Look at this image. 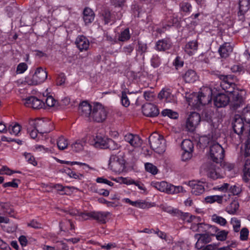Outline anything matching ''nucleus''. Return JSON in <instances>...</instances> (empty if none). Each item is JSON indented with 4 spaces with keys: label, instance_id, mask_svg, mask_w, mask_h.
I'll return each instance as SVG.
<instances>
[{
    "label": "nucleus",
    "instance_id": "3c124183",
    "mask_svg": "<svg viewBox=\"0 0 250 250\" xmlns=\"http://www.w3.org/2000/svg\"><path fill=\"white\" fill-rule=\"evenodd\" d=\"M146 170L152 174H156L157 173L158 169L157 167L151 163H146L145 164Z\"/></svg>",
    "mask_w": 250,
    "mask_h": 250
},
{
    "label": "nucleus",
    "instance_id": "0eeeda50",
    "mask_svg": "<svg viewBox=\"0 0 250 250\" xmlns=\"http://www.w3.org/2000/svg\"><path fill=\"white\" fill-rule=\"evenodd\" d=\"M181 147L183 150L182 155V160L186 161L190 159L192 157L193 149V143L190 140L185 139L182 142Z\"/></svg>",
    "mask_w": 250,
    "mask_h": 250
},
{
    "label": "nucleus",
    "instance_id": "6e6552de",
    "mask_svg": "<svg viewBox=\"0 0 250 250\" xmlns=\"http://www.w3.org/2000/svg\"><path fill=\"white\" fill-rule=\"evenodd\" d=\"M201 120L200 115L195 112H192L186 121V127L189 131H193L199 125Z\"/></svg>",
    "mask_w": 250,
    "mask_h": 250
},
{
    "label": "nucleus",
    "instance_id": "338daca9",
    "mask_svg": "<svg viewBox=\"0 0 250 250\" xmlns=\"http://www.w3.org/2000/svg\"><path fill=\"white\" fill-rule=\"evenodd\" d=\"M134 47L132 45L129 44L124 46L123 48L122 52L126 55H130L133 51Z\"/></svg>",
    "mask_w": 250,
    "mask_h": 250
},
{
    "label": "nucleus",
    "instance_id": "c03bdc74",
    "mask_svg": "<svg viewBox=\"0 0 250 250\" xmlns=\"http://www.w3.org/2000/svg\"><path fill=\"white\" fill-rule=\"evenodd\" d=\"M133 206L143 209L148 208L151 207L150 203L141 200L134 201Z\"/></svg>",
    "mask_w": 250,
    "mask_h": 250
},
{
    "label": "nucleus",
    "instance_id": "5701e85b",
    "mask_svg": "<svg viewBox=\"0 0 250 250\" xmlns=\"http://www.w3.org/2000/svg\"><path fill=\"white\" fill-rule=\"evenodd\" d=\"M198 47V42L197 40H193L188 42L185 45V51L189 55H193L197 50Z\"/></svg>",
    "mask_w": 250,
    "mask_h": 250
},
{
    "label": "nucleus",
    "instance_id": "5fc2aeb1",
    "mask_svg": "<svg viewBox=\"0 0 250 250\" xmlns=\"http://www.w3.org/2000/svg\"><path fill=\"white\" fill-rule=\"evenodd\" d=\"M121 102L122 105L125 107H128L130 104L128 98L126 95V92L125 91L122 93Z\"/></svg>",
    "mask_w": 250,
    "mask_h": 250
},
{
    "label": "nucleus",
    "instance_id": "ea45409f",
    "mask_svg": "<svg viewBox=\"0 0 250 250\" xmlns=\"http://www.w3.org/2000/svg\"><path fill=\"white\" fill-rule=\"evenodd\" d=\"M208 175L210 178L215 180L221 177V175L215 168L210 167L208 170Z\"/></svg>",
    "mask_w": 250,
    "mask_h": 250
},
{
    "label": "nucleus",
    "instance_id": "4be33fe9",
    "mask_svg": "<svg viewBox=\"0 0 250 250\" xmlns=\"http://www.w3.org/2000/svg\"><path fill=\"white\" fill-rule=\"evenodd\" d=\"M158 98L164 100L167 103H174L176 101L175 98L171 93L169 89H162L158 94Z\"/></svg>",
    "mask_w": 250,
    "mask_h": 250
},
{
    "label": "nucleus",
    "instance_id": "b1692460",
    "mask_svg": "<svg viewBox=\"0 0 250 250\" xmlns=\"http://www.w3.org/2000/svg\"><path fill=\"white\" fill-rule=\"evenodd\" d=\"M171 46V42L167 39L159 40L156 43V49L160 51L169 49Z\"/></svg>",
    "mask_w": 250,
    "mask_h": 250
},
{
    "label": "nucleus",
    "instance_id": "a18cd8bd",
    "mask_svg": "<svg viewBox=\"0 0 250 250\" xmlns=\"http://www.w3.org/2000/svg\"><path fill=\"white\" fill-rule=\"evenodd\" d=\"M187 245L184 242H176L172 247L173 250H187Z\"/></svg>",
    "mask_w": 250,
    "mask_h": 250
},
{
    "label": "nucleus",
    "instance_id": "393cba45",
    "mask_svg": "<svg viewBox=\"0 0 250 250\" xmlns=\"http://www.w3.org/2000/svg\"><path fill=\"white\" fill-rule=\"evenodd\" d=\"M95 14L92 10L86 7L83 11V19L86 24L91 23L94 20Z\"/></svg>",
    "mask_w": 250,
    "mask_h": 250
},
{
    "label": "nucleus",
    "instance_id": "dca6fc26",
    "mask_svg": "<svg viewBox=\"0 0 250 250\" xmlns=\"http://www.w3.org/2000/svg\"><path fill=\"white\" fill-rule=\"evenodd\" d=\"M172 215L174 216L177 217L184 221L190 223L194 220L199 219V217H196L195 216L190 215L188 213H184L180 211L177 208H174L172 211Z\"/></svg>",
    "mask_w": 250,
    "mask_h": 250
},
{
    "label": "nucleus",
    "instance_id": "f704fd0d",
    "mask_svg": "<svg viewBox=\"0 0 250 250\" xmlns=\"http://www.w3.org/2000/svg\"><path fill=\"white\" fill-rule=\"evenodd\" d=\"M223 196L220 195H211L205 197V200L206 203L212 204L215 202L219 204H221L223 201Z\"/></svg>",
    "mask_w": 250,
    "mask_h": 250
},
{
    "label": "nucleus",
    "instance_id": "69168bd1",
    "mask_svg": "<svg viewBox=\"0 0 250 250\" xmlns=\"http://www.w3.org/2000/svg\"><path fill=\"white\" fill-rule=\"evenodd\" d=\"M138 48L137 49V51L139 52H140L141 54H143L146 51V49H147L146 44L143 43L141 42H138Z\"/></svg>",
    "mask_w": 250,
    "mask_h": 250
},
{
    "label": "nucleus",
    "instance_id": "f257e3e1",
    "mask_svg": "<svg viewBox=\"0 0 250 250\" xmlns=\"http://www.w3.org/2000/svg\"><path fill=\"white\" fill-rule=\"evenodd\" d=\"M79 112L86 120L97 123L104 121L107 114L106 110L101 104L97 103L92 108L87 102H83L80 104Z\"/></svg>",
    "mask_w": 250,
    "mask_h": 250
},
{
    "label": "nucleus",
    "instance_id": "4d7b16f0",
    "mask_svg": "<svg viewBox=\"0 0 250 250\" xmlns=\"http://www.w3.org/2000/svg\"><path fill=\"white\" fill-rule=\"evenodd\" d=\"M245 155L246 157L250 155V131H249L248 136V139L245 144Z\"/></svg>",
    "mask_w": 250,
    "mask_h": 250
},
{
    "label": "nucleus",
    "instance_id": "cd10ccee",
    "mask_svg": "<svg viewBox=\"0 0 250 250\" xmlns=\"http://www.w3.org/2000/svg\"><path fill=\"white\" fill-rule=\"evenodd\" d=\"M151 185L157 190L161 192H165L168 193V188L170 185L167 182L162 181L161 182L152 183Z\"/></svg>",
    "mask_w": 250,
    "mask_h": 250
},
{
    "label": "nucleus",
    "instance_id": "c85d7f7f",
    "mask_svg": "<svg viewBox=\"0 0 250 250\" xmlns=\"http://www.w3.org/2000/svg\"><path fill=\"white\" fill-rule=\"evenodd\" d=\"M188 99L189 105L196 107H198L201 105L199 93L190 95Z\"/></svg>",
    "mask_w": 250,
    "mask_h": 250
},
{
    "label": "nucleus",
    "instance_id": "f8f14e48",
    "mask_svg": "<svg viewBox=\"0 0 250 250\" xmlns=\"http://www.w3.org/2000/svg\"><path fill=\"white\" fill-rule=\"evenodd\" d=\"M201 105L208 104L211 101L212 90L210 88L204 87L199 92Z\"/></svg>",
    "mask_w": 250,
    "mask_h": 250
},
{
    "label": "nucleus",
    "instance_id": "f03ea898",
    "mask_svg": "<svg viewBox=\"0 0 250 250\" xmlns=\"http://www.w3.org/2000/svg\"><path fill=\"white\" fill-rule=\"evenodd\" d=\"M47 77V72L40 67L36 69L32 76H27L25 78V82L29 85H36L42 83Z\"/></svg>",
    "mask_w": 250,
    "mask_h": 250
},
{
    "label": "nucleus",
    "instance_id": "412c9836",
    "mask_svg": "<svg viewBox=\"0 0 250 250\" xmlns=\"http://www.w3.org/2000/svg\"><path fill=\"white\" fill-rule=\"evenodd\" d=\"M75 43L81 51L87 50L89 46L88 40L84 36H78L76 40Z\"/></svg>",
    "mask_w": 250,
    "mask_h": 250
},
{
    "label": "nucleus",
    "instance_id": "4468645a",
    "mask_svg": "<svg viewBox=\"0 0 250 250\" xmlns=\"http://www.w3.org/2000/svg\"><path fill=\"white\" fill-rule=\"evenodd\" d=\"M188 186L191 188V192L195 195H199L205 191V183L200 181H190Z\"/></svg>",
    "mask_w": 250,
    "mask_h": 250
},
{
    "label": "nucleus",
    "instance_id": "473e14b6",
    "mask_svg": "<svg viewBox=\"0 0 250 250\" xmlns=\"http://www.w3.org/2000/svg\"><path fill=\"white\" fill-rule=\"evenodd\" d=\"M244 177L243 180L246 182H248L249 178H250V160L247 159L245 163L244 168Z\"/></svg>",
    "mask_w": 250,
    "mask_h": 250
},
{
    "label": "nucleus",
    "instance_id": "72a5a7b5",
    "mask_svg": "<svg viewBox=\"0 0 250 250\" xmlns=\"http://www.w3.org/2000/svg\"><path fill=\"white\" fill-rule=\"evenodd\" d=\"M208 230H212L213 232H217L218 230V228L215 226H209L203 223H199V232H207Z\"/></svg>",
    "mask_w": 250,
    "mask_h": 250
},
{
    "label": "nucleus",
    "instance_id": "bb28decb",
    "mask_svg": "<svg viewBox=\"0 0 250 250\" xmlns=\"http://www.w3.org/2000/svg\"><path fill=\"white\" fill-rule=\"evenodd\" d=\"M183 78L185 81L188 83L194 82L197 79V76L196 72L193 70H188L184 75Z\"/></svg>",
    "mask_w": 250,
    "mask_h": 250
},
{
    "label": "nucleus",
    "instance_id": "37998d69",
    "mask_svg": "<svg viewBox=\"0 0 250 250\" xmlns=\"http://www.w3.org/2000/svg\"><path fill=\"white\" fill-rule=\"evenodd\" d=\"M230 224L232 225L233 230L235 232H238L241 227V221L236 217L231 219Z\"/></svg>",
    "mask_w": 250,
    "mask_h": 250
},
{
    "label": "nucleus",
    "instance_id": "864d4df0",
    "mask_svg": "<svg viewBox=\"0 0 250 250\" xmlns=\"http://www.w3.org/2000/svg\"><path fill=\"white\" fill-rule=\"evenodd\" d=\"M64 171L66 173L69 175L71 178H73L75 179H80V177H83L82 174H78L72 171L70 168H66L64 169Z\"/></svg>",
    "mask_w": 250,
    "mask_h": 250
},
{
    "label": "nucleus",
    "instance_id": "6ab92c4d",
    "mask_svg": "<svg viewBox=\"0 0 250 250\" xmlns=\"http://www.w3.org/2000/svg\"><path fill=\"white\" fill-rule=\"evenodd\" d=\"M110 214L109 212L103 211H91V217L102 224H105L106 222V218Z\"/></svg>",
    "mask_w": 250,
    "mask_h": 250
},
{
    "label": "nucleus",
    "instance_id": "bf43d9fd",
    "mask_svg": "<svg viewBox=\"0 0 250 250\" xmlns=\"http://www.w3.org/2000/svg\"><path fill=\"white\" fill-rule=\"evenodd\" d=\"M181 10L184 12H189L191 9V5L188 2H182L180 4Z\"/></svg>",
    "mask_w": 250,
    "mask_h": 250
},
{
    "label": "nucleus",
    "instance_id": "9b49d317",
    "mask_svg": "<svg viewBox=\"0 0 250 250\" xmlns=\"http://www.w3.org/2000/svg\"><path fill=\"white\" fill-rule=\"evenodd\" d=\"M230 105L233 109H236L243 103V98L241 94L237 90L229 96Z\"/></svg>",
    "mask_w": 250,
    "mask_h": 250
},
{
    "label": "nucleus",
    "instance_id": "ddd939ff",
    "mask_svg": "<svg viewBox=\"0 0 250 250\" xmlns=\"http://www.w3.org/2000/svg\"><path fill=\"white\" fill-rule=\"evenodd\" d=\"M142 112L144 115L150 117L157 116L159 113L157 107L151 103L144 104L142 106Z\"/></svg>",
    "mask_w": 250,
    "mask_h": 250
},
{
    "label": "nucleus",
    "instance_id": "052dcab7",
    "mask_svg": "<svg viewBox=\"0 0 250 250\" xmlns=\"http://www.w3.org/2000/svg\"><path fill=\"white\" fill-rule=\"evenodd\" d=\"M46 105L49 107H53L55 105L57 101L51 96H48L45 100Z\"/></svg>",
    "mask_w": 250,
    "mask_h": 250
},
{
    "label": "nucleus",
    "instance_id": "20e7f679",
    "mask_svg": "<svg viewBox=\"0 0 250 250\" xmlns=\"http://www.w3.org/2000/svg\"><path fill=\"white\" fill-rule=\"evenodd\" d=\"M30 126L41 134L48 133L53 129L52 123L46 119H38L29 122Z\"/></svg>",
    "mask_w": 250,
    "mask_h": 250
},
{
    "label": "nucleus",
    "instance_id": "4c0bfd02",
    "mask_svg": "<svg viewBox=\"0 0 250 250\" xmlns=\"http://www.w3.org/2000/svg\"><path fill=\"white\" fill-rule=\"evenodd\" d=\"M218 230L216 232L217 233L215 234L216 239L219 241H225L227 238L229 232L225 230H219L218 229Z\"/></svg>",
    "mask_w": 250,
    "mask_h": 250
},
{
    "label": "nucleus",
    "instance_id": "680f3d73",
    "mask_svg": "<svg viewBox=\"0 0 250 250\" xmlns=\"http://www.w3.org/2000/svg\"><path fill=\"white\" fill-rule=\"evenodd\" d=\"M24 155L29 163L33 166H36L37 165V162L35 161V158L30 153H25Z\"/></svg>",
    "mask_w": 250,
    "mask_h": 250
},
{
    "label": "nucleus",
    "instance_id": "de8ad7c7",
    "mask_svg": "<svg viewBox=\"0 0 250 250\" xmlns=\"http://www.w3.org/2000/svg\"><path fill=\"white\" fill-rule=\"evenodd\" d=\"M162 114L164 116H167L172 119H176L178 118V114L170 109H165L162 112Z\"/></svg>",
    "mask_w": 250,
    "mask_h": 250
},
{
    "label": "nucleus",
    "instance_id": "39448f33",
    "mask_svg": "<svg viewBox=\"0 0 250 250\" xmlns=\"http://www.w3.org/2000/svg\"><path fill=\"white\" fill-rule=\"evenodd\" d=\"M209 157L216 164L221 163L224 157V150L222 146L216 142L211 143L209 149Z\"/></svg>",
    "mask_w": 250,
    "mask_h": 250
},
{
    "label": "nucleus",
    "instance_id": "1a4fd4ad",
    "mask_svg": "<svg viewBox=\"0 0 250 250\" xmlns=\"http://www.w3.org/2000/svg\"><path fill=\"white\" fill-rule=\"evenodd\" d=\"M214 235L215 233H214L212 230H208V232L205 233L196 234L195 235L196 237H197L198 236H199L195 244L196 248L198 249L202 248L203 247L202 245L209 243L211 241L210 236Z\"/></svg>",
    "mask_w": 250,
    "mask_h": 250
},
{
    "label": "nucleus",
    "instance_id": "13d9d810",
    "mask_svg": "<svg viewBox=\"0 0 250 250\" xmlns=\"http://www.w3.org/2000/svg\"><path fill=\"white\" fill-rule=\"evenodd\" d=\"M249 230L246 228H243L240 231V239L242 241L246 240L248 239L249 235Z\"/></svg>",
    "mask_w": 250,
    "mask_h": 250
},
{
    "label": "nucleus",
    "instance_id": "e2e57ef3",
    "mask_svg": "<svg viewBox=\"0 0 250 250\" xmlns=\"http://www.w3.org/2000/svg\"><path fill=\"white\" fill-rule=\"evenodd\" d=\"M27 69V65L24 62L20 63L17 67V72L19 73H22Z\"/></svg>",
    "mask_w": 250,
    "mask_h": 250
},
{
    "label": "nucleus",
    "instance_id": "f3484780",
    "mask_svg": "<svg viewBox=\"0 0 250 250\" xmlns=\"http://www.w3.org/2000/svg\"><path fill=\"white\" fill-rule=\"evenodd\" d=\"M125 140L134 147H138L142 145V140L137 135L127 133L124 136Z\"/></svg>",
    "mask_w": 250,
    "mask_h": 250
},
{
    "label": "nucleus",
    "instance_id": "a211bd4d",
    "mask_svg": "<svg viewBox=\"0 0 250 250\" xmlns=\"http://www.w3.org/2000/svg\"><path fill=\"white\" fill-rule=\"evenodd\" d=\"M229 101V96L224 94H218L214 99V104L217 107H222L227 105Z\"/></svg>",
    "mask_w": 250,
    "mask_h": 250
},
{
    "label": "nucleus",
    "instance_id": "9d476101",
    "mask_svg": "<svg viewBox=\"0 0 250 250\" xmlns=\"http://www.w3.org/2000/svg\"><path fill=\"white\" fill-rule=\"evenodd\" d=\"M244 120L240 115H235L232 123L233 131L239 136L242 135L245 130Z\"/></svg>",
    "mask_w": 250,
    "mask_h": 250
},
{
    "label": "nucleus",
    "instance_id": "8fccbe9b",
    "mask_svg": "<svg viewBox=\"0 0 250 250\" xmlns=\"http://www.w3.org/2000/svg\"><path fill=\"white\" fill-rule=\"evenodd\" d=\"M130 37L129 29H125L124 31L121 32L119 37V40L122 42H125L129 40Z\"/></svg>",
    "mask_w": 250,
    "mask_h": 250
},
{
    "label": "nucleus",
    "instance_id": "79ce46f5",
    "mask_svg": "<svg viewBox=\"0 0 250 250\" xmlns=\"http://www.w3.org/2000/svg\"><path fill=\"white\" fill-rule=\"evenodd\" d=\"M67 140L63 137H61L58 139L57 146L59 149L63 150L67 147Z\"/></svg>",
    "mask_w": 250,
    "mask_h": 250
},
{
    "label": "nucleus",
    "instance_id": "774afa93",
    "mask_svg": "<svg viewBox=\"0 0 250 250\" xmlns=\"http://www.w3.org/2000/svg\"><path fill=\"white\" fill-rule=\"evenodd\" d=\"M65 76L63 73H60L57 79V84L59 85H61L64 83L65 81Z\"/></svg>",
    "mask_w": 250,
    "mask_h": 250
},
{
    "label": "nucleus",
    "instance_id": "c756f323",
    "mask_svg": "<svg viewBox=\"0 0 250 250\" xmlns=\"http://www.w3.org/2000/svg\"><path fill=\"white\" fill-rule=\"evenodd\" d=\"M219 78L222 80L220 84V86L225 91L229 89L231 84L235 85V83H234L229 81V77L228 76L221 75L220 76Z\"/></svg>",
    "mask_w": 250,
    "mask_h": 250
},
{
    "label": "nucleus",
    "instance_id": "6e6d98bb",
    "mask_svg": "<svg viewBox=\"0 0 250 250\" xmlns=\"http://www.w3.org/2000/svg\"><path fill=\"white\" fill-rule=\"evenodd\" d=\"M27 226L38 229L42 228V224L36 220H32L27 223Z\"/></svg>",
    "mask_w": 250,
    "mask_h": 250
},
{
    "label": "nucleus",
    "instance_id": "c9c22d12",
    "mask_svg": "<svg viewBox=\"0 0 250 250\" xmlns=\"http://www.w3.org/2000/svg\"><path fill=\"white\" fill-rule=\"evenodd\" d=\"M239 207L238 201L234 200L226 208V211L229 214H233L238 210Z\"/></svg>",
    "mask_w": 250,
    "mask_h": 250
},
{
    "label": "nucleus",
    "instance_id": "e433bc0d",
    "mask_svg": "<svg viewBox=\"0 0 250 250\" xmlns=\"http://www.w3.org/2000/svg\"><path fill=\"white\" fill-rule=\"evenodd\" d=\"M121 146L111 139H108L105 148H108L111 150H115L119 149Z\"/></svg>",
    "mask_w": 250,
    "mask_h": 250
},
{
    "label": "nucleus",
    "instance_id": "2f4dec72",
    "mask_svg": "<svg viewBox=\"0 0 250 250\" xmlns=\"http://www.w3.org/2000/svg\"><path fill=\"white\" fill-rule=\"evenodd\" d=\"M108 139L109 138H103L101 136H97L95 143V147L100 148H105Z\"/></svg>",
    "mask_w": 250,
    "mask_h": 250
},
{
    "label": "nucleus",
    "instance_id": "a878e982",
    "mask_svg": "<svg viewBox=\"0 0 250 250\" xmlns=\"http://www.w3.org/2000/svg\"><path fill=\"white\" fill-rule=\"evenodd\" d=\"M238 16H243L250 8V0H239Z\"/></svg>",
    "mask_w": 250,
    "mask_h": 250
},
{
    "label": "nucleus",
    "instance_id": "603ef678",
    "mask_svg": "<svg viewBox=\"0 0 250 250\" xmlns=\"http://www.w3.org/2000/svg\"><path fill=\"white\" fill-rule=\"evenodd\" d=\"M151 64L153 67H157L161 64L160 57L157 55H153L151 59Z\"/></svg>",
    "mask_w": 250,
    "mask_h": 250
},
{
    "label": "nucleus",
    "instance_id": "a19ab883",
    "mask_svg": "<svg viewBox=\"0 0 250 250\" xmlns=\"http://www.w3.org/2000/svg\"><path fill=\"white\" fill-rule=\"evenodd\" d=\"M21 129V125L15 123L14 125H10L9 126V130L11 134L15 136L17 135L20 132Z\"/></svg>",
    "mask_w": 250,
    "mask_h": 250
},
{
    "label": "nucleus",
    "instance_id": "09e8293b",
    "mask_svg": "<svg viewBox=\"0 0 250 250\" xmlns=\"http://www.w3.org/2000/svg\"><path fill=\"white\" fill-rule=\"evenodd\" d=\"M212 220L213 222L223 226H225L227 222L225 218L216 215H213L212 216Z\"/></svg>",
    "mask_w": 250,
    "mask_h": 250
},
{
    "label": "nucleus",
    "instance_id": "2eb2a0df",
    "mask_svg": "<svg viewBox=\"0 0 250 250\" xmlns=\"http://www.w3.org/2000/svg\"><path fill=\"white\" fill-rule=\"evenodd\" d=\"M24 104L27 107L34 109H40L44 106V103L34 96L28 97L25 99Z\"/></svg>",
    "mask_w": 250,
    "mask_h": 250
},
{
    "label": "nucleus",
    "instance_id": "58836bf2",
    "mask_svg": "<svg viewBox=\"0 0 250 250\" xmlns=\"http://www.w3.org/2000/svg\"><path fill=\"white\" fill-rule=\"evenodd\" d=\"M0 207L3 210L1 214L11 215L13 212V209L10 208L9 204L0 203Z\"/></svg>",
    "mask_w": 250,
    "mask_h": 250
},
{
    "label": "nucleus",
    "instance_id": "7ed1b4c3",
    "mask_svg": "<svg viewBox=\"0 0 250 250\" xmlns=\"http://www.w3.org/2000/svg\"><path fill=\"white\" fill-rule=\"evenodd\" d=\"M149 143L151 147L158 153L165 151V141L163 136L157 133H152L149 138Z\"/></svg>",
    "mask_w": 250,
    "mask_h": 250
},
{
    "label": "nucleus",
    "instance_id": "aec40b11",
    "mask_svg": "<svg viewBox=\"0 0 250 250\" xmlns=\"http://www.w3.org/2000/svg\"><path fill=\"white\" fill-rule=\"evenodd\" d=\"M233 51V46L229 42H225L221 45L218 49V52L221 58L228 57Z\"/></svg>",
    "mask_w": 250,
    "mask_h": 250
},
{
    "label": "nucleus",
    "instance_id": "49530a36",
    "mask_svg": "<svg viewBox=\"0 0 250 250\" xmlns=\"http://www.w3.org/2000/svg\"><path fill=\"white\" fill-rule=\"evenodd\" d=\"M71 147L73 151L79 152L82 150L83 148V146L81 141H77L74 144H72Z\"/></svg>",
    "mask_w": 250,
    "mask_h": 250
},
{
    "label": "nucleus",
    "instance_id": "7c9ffc66",
    "mask_svg": "<svg viewBox=\"0 0 250 250\" xmlns=\"http://www.w3.org/2000/svg\"><path fill=\"white\" fill-rule=\"evenodd\" d=\"M102 16L105 24H108L110 22H114L116 21L114 16L111 14L110 12L107 10L104 11Z\"/></svg>",
    "mask_w": 250,
    "mask_h": 250
},
{
    "label": "nucleus",
    "instance_id": "0e129e2a",
    "mask_svg": "<svg viewBox=\"0 0 250 250\" xmlns=\"http://www.w3.org/2000/svg\"><path fill=\"white\" fill-rule=\"evenodd\" d=\"M154 233L156 234L158 236L162 239L165 240L166 241H167V235L164 232L160 231L158 229H156L154 230Z\"/></svg>",
    "mask_w": 250,
    "mask_h": 250
},
{
    "label": "nucleus",
    "instance_id": "423d86ee",
    "mask_svg": "<svg viewBox=\"0 0 250 250\" xmlns=\"http://www.w3.org/2000/svg\"><path fill=\"white\" fill-rule=\"evenodd\" d=\"M108 167L116 173H121L125 168V161L122 158H119L116 155H111L109 160Z\"/></svg>",
    "mask_w": 250,
    "mask_h": 250
}]
</instances>
